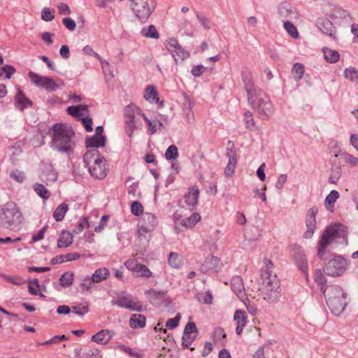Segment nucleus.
Segmentation results:
<instances>
[{
	"instance_id": "nucleus-10",
	"label": "nucleus",
	"mask_w": 358,
	"mask_h": 358,
	"mask_svg": "<svg viewBox=\"0 0 358 358\" xmlns=\"http://www.w3.org/2000/svg\"><path fill=\"white\" fill-rule=\"evenodd\" d=\"M130 8L136 17L145 22L155 9L154 0H130Z\"/></svg>"
},
{
	"instance_id": "nucleus-28",
	"label": "nucleus",
	"mask_w": 358,
	"mask_h": 358,
	"mask_svg": "<svg viewBox=\"0 0 358 358\" xmlns=\"http://www.w3.org/2000/svg\"><path fill=\"white\" fill-rule=\"evenodd\" d=\"M146 319L144 315H131L129 324L131 328L136 329L145 326Z\"/></svg>"
},
{
	"instance_id": "nucleus-30",
	"label": "nucleus",
	"mask_w": 358,
	"mask_h": 358,
	"mask_svg": "<svg viewBox=\"0 0 358 358\" xmlns=\"http://www.w3.org/2000/svg\"><path fill=\"white\" fill-rule=\"evenodd\" d=\"M322 51L324 53V59L327 62L329 63H335L338 61L340 55L338 51L328 48H324Z\"/></svg>"
},
{
	"instance_id": "nucleus-49",
	"label": "nucleus",
	"mask_w": 358,
	"mask_h": 358,
	"mask_svg": "<svg viewBox=\"0 0 358 358\" xmlns=\"http://www.w3.org/2000/svg\"><path fill=\"white\" fill-rule=\"evenodd\" d=\"M178 156V148L175 145H170L165 152V157L168 160L176 159Z\"/></svg>"
},
{
	"instance_id": "nucleus-26",
	"label": "nucleus",
	"mask_w": 358,
	"mask_h": 358,
	"mask_svg": "<svg viewBox=\"0 0 358 358\" xmlns=\"http://www.w3.org/2000/svg\"><path fill=\"white\" fill-rule=\"evenodd\" d=\"M73 243V235L68 231H63L59 237L57 247L59 248H66Z\"/></svg>"
},
{
	"instance_id": "nucleus-52",
	"label": "nucleus",
	"mask_w": 358,
	"mask_h": 358,
	"mask_svg": "<svg viewBox=\"0 0 358 358\" xmlns=\"http://www.w3.org/2000/svg\"><path fill=\"white\" fill-rule=\"evenodd\" d=\"M41 18L45 22L52 21L55 18L54 11L49 8H44L41 11Z\"/></svg>"
},
{
	"instance_id": "nucleus-42",
	"label": "nucleus",
	"mask_w": 358,
	"mask_h": 358,
	"mask_svg": "<svg viewBox=\"0 0 358 358\" xmlns=\"http://www.w3.org/2000/svg\"><path fill=\"white\" fill-rule=\"evenodd\" d=\"M340 155L344 162L351 167H358V157L348 152H342Z\"/></svg>"
},
{
	"instance_id": "nucleus-2",
	"label": "nucleus",
	"mask_w": 358,
	"mask_h": 358,
	"mask_svg": "<svg viewBox=\"0 0 358 358\" xmlns=\"http://www.w3.org/2000/svg\"><path fill=\"white\" fill-rule=\"evenodd\" d=\"M242 78L248 94V101L253 109L262 119L270 116L273 113V107L269 97L262 90L255 87L250 74H243Z\"/></svg>"
},
{
	"instance_id": "nucleus-9",
	"label": "nucleus",
	"mask_w": 358,
	"mask_h": 358,
	"mask_svg": "<svg viewBox=\"0 0 358 358\" xmlns=\"http://www.w3.org/2000/svg\"><path fill=\"white\" fill-rule=\"evenodd\" d=\"M124 122L126 124L125 131L129 137H131L134 130L139 129L142 127L138 115L142 116L144 114L141 110L134 104H129L124 108Z\"/></svg>"
},
{
	"instance_id": "nucleus-33",
	"label": "nucleus",
	"mask_w": 358,
	"mask_h": 358,
	"mask_svg": "<svg viewBox=\"0 0 358 358\" xmlns=\"http://www.w3.org/2000/svg\"><path fill=\"white\" fill-rule=\"evenodd\" d=\"M314 279L315 282L320 287V290L324 294L327 291L329 286L325 287L326 278L320 270H317L314 275Z\"/></svg>"
},
{
	"instance_id": "nucleus-38",
	"label": "nucleus",
	"mask_w": 358,
	"mask_h": 358,
	"mask_svg": "<svg viewBox=\"0 0 358 358\" xmlns=\"http://www.w3.org/2000/svg\"><path fill=\"white\" fill-rule=\"evenodd\" d=\"M196 337L197 335H196V334H186L183 333L182 337V346L183 347V348H189L191 351L194 350V348L190 347V345L195 341Z\"/></svg>"
},
{
	"instance_id": "nucleus-31",
	"label": "nucleus",
	"mask_w": 358,
	"mask_h": 358,
	"mask_svg": "<svg viewBox=\"0 0 358 358\" xmlns=\"http://www.w3.org/2000/svg\"><path fill=\"white\" fill-rule=\"evenodd\" d=\"M234 320L236 323V333L240 335L247 323L245 315H234Z\"/></svg>"
},
{
	"instance_id": "nucleus-34",
	"label": "nucleus",
	"mask_w": 358,
	"mask_h": 358,
	"mask_svg": "<svg viewBox=\"0 0 358 358\" xmlns=\"http://www.w3.org/2000/svg\"><path fill=\"white\" fill-rule=\"evenodd\" d=\"M201 220V216L199 213H194L191 215L190 217L183 219L181 221V224L186 228H192L194 227L196 223H197Z\"/></svg>"
},
{
	"instance_id": "nucleus-3",
	"label": "nucleus",
	"mask_w": 358,
	"mask_h": 358,
	"mask_svg": "<svg viewBox=\"0 0 358 358\" xmlns=\"http://www.w3.org/2000/svg\"><path fill=\"white\" fill-rule=\"evenodd\" d=\"M264 266L261 271L259 291L264 300L273 303L280 297V281L276 274L273 271V264L271 261L264 258Z\"/></svg>"
},
{
	"instance_id": "nucleus-5",
	"label": "nucleus",
	"mask_w": 358,
	"mask_h": 358,
	"mask_svg": "<svg viewBox=\"0 0 358 358\" xmlns=\"http://www.w3.org/2000/svg\"><path fill=\"white\" fill-rule=\"evenodd\" d=\"M83 162L91 176L97 179H103L109 171L105 159L101 157L96 149L87 150L83 155Z\"/></svg>"
},
{
	"instance_id": "nucleus-32",
	"label": "nucleus",
	"mask_w": 358,
	"mask_h": 358,
	"mask_svg": "<svg viewBox=\"0 0 358 358\" xmlns=\"http://www.w3.org/2000/svg\"><path fill=\"white\" fill-rule=\"evenodd\" d=\"M142 117L147 122L149 130L152 134H155L158 129L161 130L162 127H163V124L159 120H150L145 116V114H142Z\"/></svg>"
},
{
	"instance_id": "nucleus-16",
	"label": "nucleus",
	"mask_w": 358,
	"mask_h": 358,
	"mask_svg": "<svg viewBox=\"0 0 358 358\" xmlns=\"http://www.w3.org/2000/svg\"><path fill=\"white\" fill-rule=\"evenodd\" d=\"M117 306L131 311H143V305L139 301L133 299L130 296H120L115 302Z\"/></svg>"
},
{
	"instance_id": "nucleus-18",
	"label": "nucleus",
	"mask_w": 358,
	"mask_h": 358,
	"mask_svg": "<svg viewBox=\"0 0 358 358\" xmlns=\"http://www.w3.org/2000/svg\"><path fill=\"white\" fill-rule=\"evenodd\" d=\"M294 258L296 264L299 269L305 274L306 278H308V264L306 255L303 251L301 250V247L294 245Z\"/></svg>"
},
{
	"instance_id": "nucleus-45",
	"label": "nucleus",
	"mask_w": 358,
	"mask_h": 358,
	"mask_svg": "<svg viewBox=\"0 0 358 358\" xmlns=\"http://www.w3.org/2000/svg\"><path fill=\"white\" fill-rule=\"evenodd\" d=\"M341 175V166H334L331 169V174L329 178V182L331 184H336Z\"/></svg>"
},
{
	"instance_id": "nucleus-4",
	"label": "nucleus",
	"mask_w": 358,
	"mask_h": 358,
	"mask_svg": "<svg viewBox=\"0 0 358 358\" xmlns=\"http://www.w3.org/2000/svg\"><path fill=\"white\" fill-rule=\"evenodd\" d=\"M52 148L61 153L70 155L76 145L75 132L69 126L62 123L55 124L52 127Z\"/></svg>"
},
{
	"instance_id": "nucleus-20",
	"label": "nucleus",
	"mask_w": 358,
	"mask_h": 358,
	"mask_svg": "<svg viewBox=\"0 0 358 358\" xmlns=\"http://www.w3.org/2000/svg\"><path fill=\"white\" fill-rule=\"evenodd\" d=\"M316 24L323 34L332 37L334 39L336 38V36L334 35V27L329 20L324 17H320L317 19Z\"/></svg>"
},
{
	"instance_id": "nucleus-50",
	"label": "nucleus",
	"mask_w": 358,
	"mask_h": 358,
	"mask_svg": "<svg viewBox=\"0 0 358 358\" xmlns=\"http://www.w3.org/2000/svg\"><path fill=\"white\" fill-rule=\"evenodd\" d=\"M197 299L199 301L202 302L205 304H210L213 301V296L209 292H206L198 294Z\"/></svg>"
},
{
	"instance_id": "nucleus-51",
	"label": "nucleus",
	"mask_w": 358,
	"mask_h": 358,
	"mask_svg": "<svg viewBox=\"0 0 358 358\" xmlns=\"http://www.w3.org/2000/svg\"><path fill=\"white\" fill-rule=\"evenodd\" d=\"M131 211L134 215L139 216L143 214V206L140 202L134 201L131 205Z\"/></svg>"
},
{
	"instance_id": "nucleus-35",
	"label": "nucleus",
	"mask_w": 358,
	"mask_h": 358,
	"mask_svg": "<svg viewBox=\"0 0 358 358\" xmlns=\"http://www.w3.org/2000/svg\"><path fill=\"white\" fill-rule=\"evenodd\" d=\"M68 210V205L65 203L60 204L54 211L53 217L57 222L62 221Z\"/></svg>"
},
{
	"instance_id": "nucleus-46",
	"label": "nucleus",
	"mask_w": 358,
	"mask_h": 358,
	"mask_svg": "<svg viewBox=\"0 0 358 358\" xmlns=\"http://www.w3.org/2000/svg\"><path fill=\"white\" fill-rule=\"evenodd\" d=\"M283 27L286 31L294 38H297L299 36L298 31L296 27L290 22V20H286L283 22Z\"/></svg>"
},
{
	"instance_id": "nucleus-47",
	"label": "nucleus",
	"mask_w": 358,
	"mask_h": 358,
	"mask_svg": "<svg viewBox=\"0 0 358 358\" xmlns=\"http://www.w3.org/2000/svg\"><path fill=\"white\" fill-rule=\"evenodd\" d=\"M345 77L352 82L358 81V71L355 68H348L345 70Z\"/></svg>"
},
{
	"instance_id": "nucleus-53",
	"label": "nucleus",
	"mask_w": 358,
	"mask_h": 358,
	"mask_svg": "<svg viewBox=\"0 0 358 358\" xmlns=\"http://www.w3.org/2000/svg\"><path fill=\"white\" fill-rule=\"evenodd\" d=\"M59 281L62 286L67 287L71 285L73 282V274L70 273H65L61 276Z\"/></svg>"
},
{
	"instance_id": "nucleus-7",
	"label": "nucleus",
	"mask_w": 358,
	"mask_h": 358,
	"mask_svg": "<svg viewBox=\"0 0 358 358\" xmlns=\"http://www.w3.org/2000/svg\"><path fill=\"white\" fill-rule=\"evenodd\" d=\"M231 287L235 294L239 298L241 307L237 308L234 313H255L257 306L253 301H250L245 293L243 279L240 276H234L231 280Z\"/></svg>"
},
{
	"instance_id": "nucleus-13",
	"label": "nucleus",
	"mask_w": 358,
	"mask_h": 358,
	"mask_svg": "<svg viewBox=\"0 0 358 358\" xmlns=\"http://www.w3.org/2000/svg\"><path fill=\"white\" fill-rule=\"evenodd\" d=\"M166 48L176 62L179 60L183 61L189 57V53L180 46L178 41L175 38H169L166 41Z\"/></svg>"
},
{
	"instance_id": "nucleus-12",
	"label": "nucleus",
	"mask_w": 358,
	"mask_h": 358,
	"mask_svg": "<svg viewBox=\"0 0 358 358\" xmlns=\"http://www.w3.org/2000/svg\"><path fill=\"white\" fill-rule=\"evenodd\" d=\"M158 220L156 215L151 213H145L139 222L138 234L140 237L146 238V234L150 236V233L156 228Z\"/></svg>"
},
{
	"instance_id": "nucleus-57",
	"label": "nucleus",
	"mask_w": 358,
	"mask_h": 358,
	"mask_svg": "<svg viewBox=\"0 0 358 358\" xmlns=\"http://www.w3.org/2000/svg\"><path fill=\"white\" fill-rule=\"evenodd\" d=\"M180 320V315H176L173 318L169 319L166 321V327L169 329H173L178 326Z\"/></svg>"
},
{
	"instance_id": "nucleus-48",
	"label": "nucleus",
	"mask_w": 358,
	"mask_h": 358,
	"mask_svg": "<svg viewBox=\"0 0 358 358\" xmlns=\"http://www.w3.org/2000/svg\"><path fill=\"white\" fill-rule=\"evenodd\" d=\"M72 309L73 313H86L90 310L89 304L86 301L73 306Z\"/></svg>"
},
{
	"instance_id": "nucleus-29",
	"label": "nucleus",
	"mask_w": 358,
	"mask_h": 358,
	"mask_svg": "<svg viewBox=\"0 0 358 358\" xmlns=\"http://www.w3.org/2000/svg\"><path fill=\"white\" fill-rule=\"evenodd\" d=\"M339 193L336 190H332L326 196L324 199V206L330 212H333L334 209V203L336 200L339 198Z\"/></svg>"
},
{
	"instance_id": "nucleus-25",
	"label": "nucleus",
	"mask_w": 358,
	"mask_h": 358,
	"mask_svg": "<svg viewBox=\"0 0 358 358\" xmlns=\"http://www.w3.org/2000/svg\"><path fill=\"white\" fill-rule=\"evenodd\" d=\"M144 98L150 101H155L158 104L159 107H162L164 103L160 101L157 96V92L155 87L152 85L148 86L145 90Z\"/></svg>"
},
{
	"instance_id": "nucleus-40",
	"label": "nucleus",
	"mask_w": 358,
	"mask_h": 358,
	"mask_svg": "<svg viewBox=\"0 0 358 358\" xmlns=\"http://www.w3.org/2000/svg\"><path fill=\"white\" fill-rule=\"evenodd\" d=\"M34 189L36 193L44 199H47L50 197V193L48 189L42 184L36 183L34 185Z\"/></svg>"
},
{
	"instance_id": "nucleus-61",
	"label": "nucleus",
	"mask_w": 358,
	"mask_h": 358,
	"mask_svg": "<svg viewBox=\"0 0 358 358\" xmlns=\"http://www.w3.org/2000/svg\"><path fill=\"white\" fill-rule=\"evenodd\" d=\"M85 227H89L88 219L87 217H84L78 224L76 228L73 230V232L76 234L80 233Z\"/></svg>"
},
{
	"instance_id": "nucleus-23",
	"label": "nucleus",
	"mask_w": 358,
	"mask_h": 358,
	"mask_svg": "<svg viewBox=\"0 0 358 358\" xmlns=\"http://www.w3.org/2000/svg\"><path fill=\"white\" fill-rule=\"evenodd\" d=\"M222 263L219 258L215 256H210L206 258L204 264L201 266L203 271H213L217 272L221 268Z\"/></svg>"
},
{
	"instance_id": "nucleus-11",
	"label": "nucleus",
	"mask_w": 358,
	"mask_h": 358,
	"mask_svg": "<svg viewBox=\"0 0 358 358\" xmlns=\"http://www.w3.org/2000/svg\"><path fill=\"white\" fill-rule=\"evenodd\" d=\"M29 78L36 86L43 87L49 92L56 91L64 85L62 81L57 83L51 78L42 76L32 71L29 72Z\"/></svg>"
},
{
	"instance_id": "nucleus-27",
	"label": "nucleus",
	"mask_w": 358,
	"mask_h": 358,
	"mask_svg": "<svg viewBox=\"0 0 358 358\" xmlns=\"http://www.w3.org/2000/svg\"><path fill=\"white\" fill-rule=\"evenodd\" d=\"M85 143L87 148H92V149L103 147L106 143V137L94 135L92 137L87 138Z\"/></svg>"
},
{
	"instance_id": "nucleus-44",
	"label": "nucleus",
	"mask_w": 358,
	"mask_h": 358,
	"mask_svg": "<svg viewBox=\"0 0 358 358\" xmlns=\"http://www.w3.org/2000/svg\"><path fill=\"white\" fill-rule=\"evenodd\" d=\"M292 73L294 76V78L296 80H299L302 78L304 74V66L302 64L296 63L294 64Z\"/></svg>"
},
{
	"instance_id": "nucleus-22",
	"label": "nucleus",
	"mask_w": 358,
	"mask_h": 358,
	"mask_svg": "<svg viewBox=\"0 0 358 358\" xmlns=\"http://www.w3.org/2000/svg\"><path fill=\"white\" fill-rule=\"evenodd\" d=\"M199 189L196 185L192 186L188 189V192L185 194V201L189 207H194L198 203V196Z\"/></svg>"
},
{
	"instance_id": "nucleus-63",
	"label": "nucleus",
	"mask_w": 358,
	"mask_h": 358,
	"mask_svg": "<svg viewBox=\"0 0 358 358\" xmlns=\"http://www.w3.org/2000/svg\"><path fill=\"white\" fill-rule=\"evenodd\" d=\"M108 219H109L108 215H105L102 216L99 225L94 228V231L97 233L102 231V230L104 229V227L106 224V222L108 221Z\"/></svg>"
},
{
	"instance_id": "nucleus-54",
	"label": "nucleus",
	"mask_w": 358,
	"mask_h": 358,
	"mask_svg": "<svg viewBox=\"0 0 358 358\" xmlns=\"http://www.w3.org/2000/svg\"><path fill=\"white\" fill-rule=\"evenodd\" d=\"M10 176L17 182H22L25 179L24 173L17 169L11 171Z\"/></svg>"
},
{
	"instance_id": "nucleus-60",
	"label": "nucleus",
	"mask_w": 358,
	"mask_h": 358,
	"mask_svg": "<svg viewBox=\"0 0 358 358\" xmlns=\"http://www.w3.org/2000/svg\"><path fill=\"white\" fill-rule=\"evenodd\" d=\"M245 121L247 125V127L249 129H252L255 127V122L252 118V114L250 111H246L244 114Z\"/></svg>"
},
{
	"instance_id": "nucleus-58",
	"label": "nucleus",
	"mask_w": 358,
	"mask_h": 358,
	"mask_svg": "<svg viewBox=\"0 0 358 358\" xmlns=\"http://www.w3.org/2000/svg\"><path fill=\"white\" fill-rule=\"evenodd\" d=\"M62 23L68 30L71 31H74L76 27L75 21L71 17L63 18Z\"/></svg>"
},
{
	"instance_id": "nucleus-19",
	"label": "nucleus",
	"mask_w": 358,
	"mask_h": 358,
	"mask_svg": "<svg viewBox=\"0 0 358 358\" xmlns=\"http://www.w3.org/2000/svg\"><path fill=\"white\" fill-rule=\"evenodd\" d=\"M124 265L128 269L136 272L138 276L147 278L152 276V272L144 264H136L132 260H128L124 262Z\"/></svg>"
},
{
	"instance_id": "nucleus-62",
	"label": "nucleus",
	"mask_w": 358,
	"mask_h": 358,
	"mask_svg": "<svg viewBox=\"0 0 358 358\" xmlns=\"http://www.w3.org/2000/svg\"><path fill=\"white\" fill-rule=\"evenodd\" d=\"M57 9L60 15H69L71 14V9L69 6L65 3H59L57 5Z\"/></svg>"
},
{
	"instance_id": "nucleus-56",
	"label": "nucleus",
	"mask_w": 358,
	"mask_h": 358,
	"mask_svg": "<svg viewBox=\"0 0 358 358\" xmlns=\"http://www.w3.org/2000/svg\"><path fill=\"white\" fill-rule=\"evenodd\" d=\"M197 20L200 24L203 25V27L206 29H210L211 28L210 22L209 20L201 13H196Z\"/></svg>"
},
{
	"instance_id": "nucleus-37",
	"label": "nucleus",
	"mask_w": 358,
	"mask_h": 358,
	"mask_svg": "<svg viewBox=\"0 0 358 358\" xmlns=\"http://www.w3.org/2000/svg\"><path fill=\"white\" fill-rule=\"evenodd\" d=\"M114 348L115 350H118L121 352H123L126 354H127L130 357H134L136 358H141V355L138 352H136L133 349H131L130 347L127 346L123 344L117 343L115 345Z\"/></svg>"
},
{
	"instance_id": "nucleus-36",
	"label": "nucleus",
	"mask_w": 358,
	"mask_h": 358,
	"mask_svg": "<svg viewBox=\"0 0 358 358\" xmlns=\"http://www.w3.org/2000/svg\"><path fill=\"white\" fill-rule=\"evenodd\" d=\"M109 272L106 268H99L93 273L91 280L93 282H100L107 278Z\"/></svg>"
},
{
	"instance_id": "nucleus-43",
	"label": "nucleus",
	"mask_w": 358,
	"mask_h": 358,
	"mask_svg": "<svg viewBox=\"0 0 358 358\" xmlns=\"http://www.w3.org/2000/svg\"><path fill=\"white\" fill-rule=\"evenodd\" d=\"M168 262L171 266L178 268L182 265V261L178 253L171 252L169 255Z\"/></svg>"
},
{
	"instance_id": "nucleus-6",
	"label": "nucleus",
	"mask_w": 358,
	"mask_h": 358,
	"mask_svg": "<svg viewBox=\"0 0 358 358\" xmlns=\"http://www.w3.org/2000/svg\"><path fill=\"white\" fill-rule=\"evenodd\" d=\"M22 222V215L13 201L0 206V227L9 230H15Z\"/></svg>"
},
{
	"instance_id": "nucleus-59",
	"label": "nucleus",
	"mask_w": 358,
	"mask_h": 358,
	"mask_svg": "<svg viewBox=\"0 0 358 358\" xmlns=\"http://www.w3.org/2000/svg\"><path fill=\"white\" fill-rule=\"evenodd\" d=\"M80 255L78 252L67 253L59 256V259H65L64 261L70 262L80 258Z\"/></svg>"
},
{
	"instance_id": "nucleus-15",
	"label": "nucleus",
	"mask_w": 358,
	"mask_h": 358,
	"mask_svg": "<svg viewBox=\"0 0 358 358\" xmlns=\"http://www.w3.org/2000/svg\"><path fill=\"white\" fill-rule=\"evenodd\" d=\"M150 302L156 306H166L171 302L166 293L157 289H150L145 292Z\"/></svg>"
},
{
	"instance_id": "nucleus-39",
	"label": "nucleus",
	"mask_w": 358,
	"mask_h": 358,
	"mask_svg": "<svg viewBox=\"0 0 358 358\" xmlns=\"http://www.w3.org/2000/svg\"><path fill=\"white\" fill-rule=\"evenodd\" d=\"M141 34L145 38H159V34L156 29L155 27L152 24L150 25L148 28H143Z\"/></svg>"
},
{
	"instance_id": "nucleus-21",
	"label": "nucleus",
	"mask_w": 358,
	"mask_h": 358,
	"mask_svg": "<svg viewBox=\"0 0 358 358\" xmlns=\"http://www.w3.org/2000/svg\"><path fill=\"white\" fill-rule=\"evenodd\" d=\"M15 105L17 108L22 111L25 108L31 107L32 102L24 94L22 91L18 88L17 94L15 96Z\"/></svg>"
},
{
	"instance_id": "nucleus-1",
	"label": "nucleus",
	"mask_w": 358,
	"mask_h": 358,
	"mask_svg": "<svg viewBox=\"0 0 358 358\" xmlns=\"http://www.w3.org/2000/svg\"><path fill=\"white\" fill-rule=\"evenodd\" d=\"M331 243L347 244V233L341 224L328 227L319 242L317 256L324 262V272L331 276L340 275L345 269L346 260L341 255L327 253L325 248Z\"/></svg>"
},
{
	"instance_id": "nucleus-41",
	"label": "nucleus",
	"mask_w": 358,
	"mask_h": 358,
	"mask_svg": "<svg viewBox=\"0 0 358 358\" xmlns=\"http://www.w3.org/2000/svg\"><path fill=\"white\" fill-rule=\"evenodd\" d=\"M306 224L307 230L304 234V236L306 238H310L314 233V230L316 227V221L314 219L306 217Z\"/></svg>"
},
{
	"instance_id": "nucleus-64",
	"label": "nucleus",
	"mask_w": 358,
	"mask_h": 358,
	"mask_svg": "<svg viewBox=\"0 0 358 358\" xmlns=\"http://www.w3.org/2000/svg\"><path fill=\"white\" fill-rule=\"evenodd\" d=\"M1 71L6 73V78L9 79L15 73V69L11 65H6L1 67Z\"/></svg>"
},
{
	"instance_id": "nucleus-17",
	"label": "nucleus",
	"mask_w": 358,
	"mask_h": 358,
	"mask_svg": "<svg viewBox=\"0 0 358 358\" xmlns=\"http://www.w3.org/2000/svg\"><path fill=\"white\" fill-rule=\"evenodd\" d=\"M227 157H228V163L224 169V176L227 178H230L233 176L237 164L236 154L234 149V145L231 148H227Z\"/></svg>"
},
{
	"instance_id": "nucleus-24",
	"label": "nucleus",
	"mask_w": 358,
	"mask_h": 358,
	"mask_svg": "<svg viewBox=\"0 0 358 358\" xmlns=\"http://www.w3.org/2000/svg\"><path fill=\"white\" fill-rule=\"evenodd\" d=\"M113 331L103 329L92 336V341L99 344L106 345L113 338Z\"/></svg>"
},
{
	"instance_id": "nucleus-14",
	"label": "nucleus",
	"mask_w": 358,
	"mask_h": 358,
	"mask_svg": "<svg viewBox=\"0 0 358 358\" xmlns=\"http://www.w3.org/2000/svg\"><path fill=\"white\" fill-rule=\"evenodd\" d=\"M276 12L278 17L282 22L286 20H293L298 17L296 10L287 1L280 3L276 7Z\"/></svg>"
},
{
	"instance_id": "nucleus-55",
	"label": "nucleus",
	"mask_w": 358,
	"mask_h": 358,
	"mask_svg": "<svg viewBox=\"0 0 358 358\" xmlns=\"http://www.w3.org/2000/svg\"><path fill=\"white\" fill-rule=\"evenodd\" d=\"M183 333L186 334H192L196 335L198 334V329L194 322H188L185 327Z\"/></svg>"
},
{
	"instance_id": "nucleus-8",
	"label": "nucleus",
	"mask_w": 358,
	"mask_h": 358,
	"mask_svg": "<svg viewBox=\"0 0 358 358\" xmlns=\"http://www.w3.org/2000/svg\"><path fill=\"white\" fill-rule=\"evenodd\" d=\"M324 295L331 313H341L345 310L347 305L345 300L347 294L341 287L331 285Z\"/></svg>"
}]
</instances>
